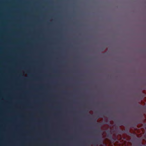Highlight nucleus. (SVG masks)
<instances>
[{"mask_svg": "<svg viewBox=\"0 0 146 146\" xmlns=\"http://www.w3.org/2000/svg\"><path fill=\"white\" fill-rule=\"evenodd\" d=\"M96 126L99 127L94 130L95 133L98 135L93 142L94 145L95 146H96L97 145L101 144L102 141L101 135H100V134L102 133V130L100 127L101 126V125L100 123L97 122L96 123Z\"/></svg>", "mask_w": 146, "mask_h": 146, "instance_id": "obj_1", "label": "nucleus"}, {"mask_svg": "<svg viewBox=\"0 0 146 146\" xmlns=\"http://www.w3.org/2000/svg\"><path fill=\"white\" fill-rule=\"evenodd\" d=\"M123 130H119L118 131V134H121L122 133Z\"/></svg>", "mask_w": 146, "mask_h": 146, "instance_id": "obj_2", "label": "nucleus"}, {"mask_svg": "<svg viewBox=\"0 0 146 146\" xmlns=\"http://www.w3.org/2000/svg\"><path fill=\"white\" fill-rule=\"evenodd\" d=\"M88 112V111H87L86 110H85L84 111H83L82 112H81L82 113V114H86V113H87Z\"/></svg>", "mask_w": 146, "mask_h": 146, "instance_id": "obj_3", "label": "nucleus"}, {"mask_svg": "<svg viewBox=\"0 0 146 146\" xmlns=\"http://www.w3.org/2000/svg\"><path fill=\"white\" fill-rule=\"evenodd\" d=\"M108 136L110 138H112V136H111V134H110V133H109L108 134Z\"/></svg>", "mask_w": 146, "mask_h": 146, "instance_id": "obj_4", "label": "nucleus"}, {"mask_svg": "<svg viewBox=\"0 0 146 146\" xmlns=\"http://www.w3.org/2000/svg\"><path fill=\"white\" fill-rule=\"evenodd\" d=\"M112 139H113V141H114L116 140V138H112Z\"/></svg>", "mask_w": 146, "mask_h": 146, "instance_id": "obj_5", "label": "nucleus"}, {"mask_svg": "<svg viewBox=\"0 0 146 146\" xmlns=\"http://www.w3.org/2000/svg\"><path fill=\"white\" fill-rule=\"evenodd\" d=\"M100 115H101V116H103V115H102V114H100Z\"/></svg>", "mask_w": 146, "mask_h": 146, "instance_id": "obj_6", "label": "nucleus"}, {"mask_svg": "<svg viewBox=\"0 0 146 146\" xmlns=\"http://www.w3.org/2000/svg\"><path fill=\"white\" fill-rule=\"evenodd\" d=\"M81 96L83 97V95H82Z\"/></svg>", "mask_w": 146, "mask_h": 146, "instance_id": "obj_7", "label": "nucleus"}, {"mask_svg": "<svg viewBox=\"0 0 146 146\" xmlns=\"http://www.w3.org/2000/svg\"><path fill=\"white\" fill-rule=\"evenodd\" d=\"M111 119H112V118H111Z\"/></svg>", "mask_w": 146, "mask_h": 146, "instance_id": "obj_8", "label": "nucleus"}, {"mask_svg": "<svg viewBox=\"0 0 146 146\" xmlns=\"http://www.w3.org/2000/svg\"><path fill=\"white\" fill-rule=\"evenodd\" d=\"M96 119H95V121H96Z\"/></svg>", "mask_w": 146, "mask_h": 146, "instance_id": "obj_9", "label": "nucleus"}, {"mask_svg": "<svg viewBox=\"0 0 146 146\" xmlns=\"http://www.w3.org/2000/svg\"><path fill=\"white\" fill-rule=\"evenodd\" d=\"M73 89H74V88H73Z\"/></svg>", "mask_w": 146, "mask_h": 146, "instance_id": "obj_10", "label": "nucleus"}, {"mask_svg": "<svg viewBox=\"0 0 146 146\" xmlns=\"http://www.w3.org/2000/svg\"><path fill=\"white\" fill-rule=\"evenodd\" d=\"M73 12H74V11H73Z\"/></svg>", "mask_w": 146, "mask_h": 146, "instance_id": "obj_11", "label": "nucleus"}, {"mask_svg": "<svg viewBox=\"0 0 146 146\" xmlns=\"http://www.w3.org/2000/svg\"><path fill=\"white\" fill-rule=\"evenodd\" d=\"M73 40H74V38L73 39Z\"/></svg>", "mask_w": 146, "mask_h": 146, "instance_id": "obj_12", "label": "nucleus"}, {"mask_svg": "<svg viewBox=\"0 0 146 146\" xmlns=\"http://www.w3.org/2000/svg\"><path fill=\"white\" fill-rule=\"evenodd\" d=\"M73 57H74V56H73Z\"/></svg>", "mask_w": 146, "mask_h": 146, "instance_id": "obj_13", "label": "nucleus"}, {"mask_svg": "<svg viewBox=\"0 0 146 146\" xmlns=\"http://www.w3.org/2000/svg\"><path fill=\"white\" fill-rule=\"evenodd\" d=\"M73 67H74V66H73Z\"/></svg>", "mask_w": 146, "mask_h": 146, "instance_id": "obj_14", "label": "nucleus"}, {"mask_svg": "<svg viewBox=\"0 0 146 146\" xmlns=\"http://www.w3.org/2000/svg\"><path fill=\"white\" fill-rule=\"evenodd\" d=\"M73 78H74V77Z\"/></svg>", "mask_w": 146, "mask_h": 146, "instance_id": "obj_15", "label": "nucleus"}]
</instances>
